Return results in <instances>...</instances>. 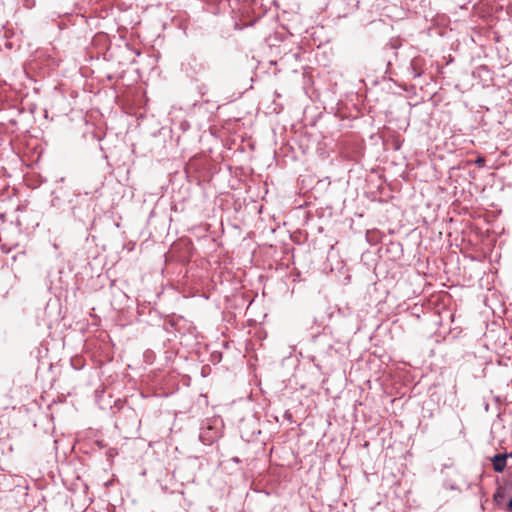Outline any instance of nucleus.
Instances as JSON below:
<instances>
[{"label": "nucleus", "mask_w": 512, "mask_h": 512, "mask_svg": "<svg viewBox=\"0 0 512 512\" xmlns=\"http://www.w3.org/2000/svg\"><path fill=\"white\" fill-rule=\"evenodd\" d=\"M485 158L484 157H478L475 161V163L479 166V167H483L485 165Z\"/></svg>", "instance_id": "obj_2"}, {"label": "nucleus", "mask_w": 512, "mask_h": 512, "mask_svg": "<svg viewBox=\"0 0 512 512\" xmlns=\"http://www.w3.org/2000/svg\"><path fill=\"white\" fill-rule=\"evenodd\" d=\"M508 457H510V453L496 454L492 458L493 468L496 472L501 473L504 471Z\"/></svg>", "instance_id": "obj_1"}, {"label": "nucleus", "mask_w": 512, "mask_h": 512, "mask_svg": "<svg viewBox=\"0 0 512 512\" xmlns=\"http://www.w3.org/2000/svg\"><path fill=\"white\" fill-rule=\"evenodd\" d=\"M508 510L512 511V498L510 499V501L508 502Z\"/></svg>", "instance_id": "obj_3"}, {"label": "nucleus", "mask_w": 512, "mask_h": 512, "mask_svg": "<svg viewBox=\"0 0 512 512\" xmlns=\"http://www.w3.org/2000/svg\"><path fill=\"white\" fill-rule=\"evenodd\" d=\"M510 458H512V452H510Z\"/></svg>", "instance_id": "obj_4"}]
</instances>
